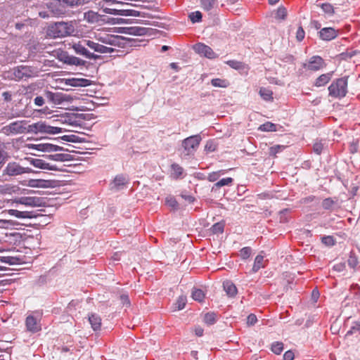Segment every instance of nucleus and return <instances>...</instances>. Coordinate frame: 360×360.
Returning a JSON list of instances; mask_svg holds the SVG:
<instances>
[{
    "instance_id": "nucleus-32",
    "label": "nucleus",
    "mask_w": 360,
    "mask_h": 360,
    "mask_svg": "<svg viewBox=\"0 0 360 360\" xmlns=\"http://www.w3.org/2000/svg\"><path fill=\"white\" fill-rule=\"evenodd\" d=\"M264 266V257L262 255H258L255 259V262L252 266V271L257 272L259 269L263 268Z\"/></svg>"
},
{
    "instance_id": "nucleus-19",
    "label": "nucleus",
    "mask_w": 360,
    "mask_h": 360,
    "mask_svg": "<svg viewBox=\"0 0 360 360\" xmlns=\"http://www.w3.org/2000/svg\"><path fill=\"white\" fill-rule=\"evenodd\" d=\"M321 39L326 41H330L338 36V31L332 27H324L319 31Z\"/></svg>"
},
{
    "instance_id": "nucleus-28",
    "label": "nucleus",
    "mask_w": 360,
    "mask_h": 360,
    "mask_svg": "<svg viewBox=\"0 0 360 360\" xmlns=\"http://www.w3.org/2000/svg\"><path fill=\"white\" fill-rule=\"evenodd\" d=\"M223 286L229 296L233 297L237 294V288L232 282L226 281L224 282Z\"/></svg>"
},
{
    "instance_id": "nucleus-4",
    "label": "nucleus",
    "mask_w": 360,
    "mask_h": 360,
    "mask_svg": "<svg viewBox=\"0 0 360 360\" xmlns=\"http://www.w3.org/2000/svg\"><path fill=\"white\" fill-rule=\"evenodd\" d=\"M347 77L334 81L329 86V95L334 98H342L347 92Z\"/></svg>"
},
{
    "instance_id": "nucleus-17",
    "label": "nucleus",
    "mask_w": 360,
    "mask_h": 360,
    "mask_svg": "<svg viewBox=\"0 0 360 360\" xmlns=\"http://www.w3.org/2000/svg\"><path fill=\"white\" fill-rule=\"evenodd\" d=\"M120 33L134 35V36H143L147 34V29L141 27H120Z\"/></svg>"
},
{
    "instance_id": "nucleus-3",
    "label": "nucleus",
    "mask_w": 360,
    "mask_h": 360,
    "mask_svg": "<svg viewBox=\"0 0 360 360\" xmlns=\"http://www.w3.org/2000/svg\"><path fill=\"white\" fill-rule=\"evenodd\" d=\"M0 132L6 136H12L28 132L26 120H18L3 127Z\"/></svg>"
},
{
    "instance_id": "nucleus-18",
    "label": "nucleus",
    "mask_w": 360,
    "mask_h": 360,
    "mask_svg": "<svg viewBox=\"0 0 360 360\" xmlns=\"http://www.w3.org/2000/svg\"><path fill=\"white\" fill-rule=\"evenodd\" d=\"M18 204L30 207H37L40 205V199L36 197H21L15 200Z\"/></svg>"
},
{
    "instance_id": "nucleus-53",
    "label": "nucleus",
    "mask_w": 360,
    "mask_h": 360,
    "mask_svg": "<svg viewBox=\"0 0 360 360\" xmlns=\"http://www.w3.org/2000/svg\"><path fill=\"white\" fill-rule=\"evenodd\" d=\"M166 204L173 208L174 210H176L178 208V202L176 200V199L173 197H169L166 198Z\"/></svg>"
},
{
    "instance_id": "nucleus-45",
    "label": "nucleus",
    "mask_w": 360,
    "mask_h": 360,
    "mask_svg": "<svg viewBox=\"0 0 360 360\" xmlns=\"http://www.w3.org/2000/svg\"><path fill=\"white\" fill-rule=\"evenodd\" d=\"M63 4H66L68 6L73 7L75 6H79L84 4L85 3L84 0H58Z\"/></svg>"
},
{
    "instance_id": "nucleus-20",
    "label": "nucleus",
    "mask_w": 360,
    "mask_h": 360,
    "mask_svg": "<svg viewBox=\"0 0 360 360\" xmlns=\"http://www.w3.org/2000/svg\"><path fill=\"white\" fill-rule=\"evenodd\" d=\"M5 212L11 216H14L19 219H32L35 217V214L33 213V212L19 211L13 209L8 210Z\"/></svg>"
},
{
    "instance_id": "nucleus-7",
    "label": "nucleus",
    "mask_w": 360,
    "mask_h": 360,
    "mask_svg": "<svg viewBox=\"0 0 360 360\" xmlns=\"http://www.w3.org/2000/svg\"><path fill=\"white\" fill-rule=\"evenodd\" d=\"M202 139L200 135H193L184 139L181 143L185 155H193L198 149Z\"/></svg>"
},
{
    "instance_id": "nucleus-2",
    "label": "nucleus",
    "mask_w": 360,
    "mask_h": 360,
    "mask_svg": "<svg viewBox=\"0 0 360 360\" xmlns=\"http://www.w3.org/2000/svg\"><path fill=\"white\" fill-rule=\"evenodd\" d=\"M73 27L68 22H59L50 25L46 30V34L51 38L63 37L73 32Z\"/></svg>"
},
{
    "instance_id": "nucleus-57",
    "label": "nucleus",
    "mask_w": 360,
    "mask_h": 360,
    "mask_svg": "<svg viewBox=\"0 0 360 360\" xmlns=\"http://www.w3.org/2000/svg\"><path fill=\"white\" fill-rule=\"evenodd\" d=\"M304 36H305L304 30H303L302 27L300 25L296 32V39L298 41H301L304 39Z\"/></svg>"
},
{
    "instance_id": "nucleus-64",
    "label": "nucleus",
    "mask_w": 360,
    "mask_h": 360,
    "mask_svg": "<svg viewBox=\"0 0 360 360\" xmlns=\"http://www.w3.org/2000/svg\"><path fill=\"white\" fill-rule=\"evenodd\" d=\"M34 103L36 105L42 106L44 103V99L42 96H37L34 100Z\"/></svg>"
},
{
    "instance_id": "nucleus-37",
    "label": "nucleus",
    "mask_w": 360,
    "mask_h": 360,
    "mask_svg": "<svg viewBox=\"0 0 360 360\" xmlns=\"http://www.w3.org/2000/svg\"><path fill=\"white\" fill-rule=\"evenodd\" d=\"M216 314L214 312H208L205 314L203 320L206 324L210 326L213 325L216 322Z\"/></svg>"
},
{
    "instance_id": "nucleus-55",
    "label": "nucleus",
    "mask_w": 360,
    "mask_h": 360,
    "mask_svg": "<svg viewBox=\"0 0 360 360\" xmlns=\"http://www.w3.org/2000/svg\"><path fill=\"white\" fill-rule=\"evenodd\" d=\"M321 241L323 243H324L327 245H329V246H332V245H335V240H334L333 237L330 236H323L321 238Z\"/></svg>"
},
{
    "instance_id": "nucleus-21",
    "label": "nucleus",
    "mask_w": 360,
    "mask_h": 360,
    "mask_svg": "<svg viewBox=\"0 0 360 360\" xmlns=\"http://www.w3.org/2000/svg\"><path fill=\"white\" fill-rule=\"evenodd\" d=\"M73 49L75 51L80 55L84 56L86 58L92 59V58H96V56L94 54L90 53L85 47L81 44H75L73 45Z\"/></svg>"
},
{
    "instance_id": "nucleus-44",
    "label": "nucleus",
    "mask_w": 360,
    "mask_h": 360,
    "mask_svg": "<svg viewBox=\"0 0 360 360\" xmlns=\"http://www.w3.org/2000/svg\"><path fill=\"white\" fill-rule=\"evenodd\" d=\"M283 350V344L281 342H276L271 345V351L276 354H280Z\"/></svg>"
},
{
    "instance_id": "nucleus-35",
    "label": "nucleus",
    "mask_w": 360,
    "mask_h": 360,
    "mask_svg": "<svg viewBox=\"0 0 360 360\" xmlns=\"http://www.w3.org/2000/svg\"><path fill=\"white\" fill-rule=\"evenodd\" d=\"M205 293L200 289H193L191 293L192 298L198 302H202L205 298Z\"/></svg>"
},
{
    "instance_id": "nucleus-36",
    "label": "nucleus",
    "mask_w": 360,
    "mask_h": 360,
    "mask_svg": "<svg viewBox=\"0 0 360 360\" xmlns=\"http://www.w3.org/2000/svg\"><path fill=\"white\" fill-rule=\"evenodd\" d=\"M8 155L6 152V146L0 142V166H1L7 160Z\"/></svg>"
},
{
    "instance_id": "nucleus-15",
    "label": "nucleus",
    "mask_w": 360,
    "mask_h": 360,
    "mask_svg": "<svg viewBox=\"0 0 360 360\" xmlns=\"http://www.w3.org/2000/svg\"><path fill=\"white\" fill-rule=\"evenodd\" d=\"M30 162L34 167L40 169H46V170H53L57 171L58 168L56 165L50 164L47 162L46 160L38 158H32L30 160Z\"/></svg>"
},
{
    "instance_id": "nucleus-46",
    "label": "nucleus",
    "mask_w": 360,
    "mask_h": 360,
    "mask_svg": "<svg viewBox=\"0 0 360 360\" xmlns=\"http://www.w3.org/2000/svg\"><path fill=\"white\" fill-rule=\"evenodd\" d=\"M213 233H222L224 229V224L223 222L215 223L211 228Z\"/></svg>"
},
{
    "instance_id": "nucleus-54",
    "label": "nucleus",
    "mask_w": 360,
    "mask_h": 360,
    "mask_svg": "<svg viewBox=\"0 0 360 360\" xmlns=\"http://www.w3.org/2000/svg\"><path fill=\"white\" fill-rule=\"evenodd\" d=\"M323 150V144L321 141L314 143V144L313 146V150L316 154H317V155L321 154Z\"/></svg>"
},
{
    "instance_id": "nucleus-10",
    "label": "nucleus",
    "mask_w": 360,
    "mask_h": 360,
    "mask_svg": "<svg viewBox=\"0 0 360 360\" xmlns=\"http://www.w3.org/2000/svg\"><path fill=\"white\" fill-rule=\"evenodd\" d=\"M25 323L27 330L31 333H37L41 330L39 315L37 316L34 314L28 315L25 319Z\"/></svg>"
},
{
    "instance_id": "nucleus-11",
    "label": "nucleus",
    "mask_w": 360,
    "mask_h": 360,
    "mask_svg": "<svg viewBox=\"0 0 360 360\" xmlns=\"http://www.w3.org/2000/svg\"><path fill=\"white\" fill-rule=\"evenodd\" d=\"M26 147L41 152H54L62 150L63 148L49 143H41L37 144H27Z\"/></svg>"
},
{
    "instance_id": "nucleus-22",
    "label": "nucleus",
    "mask_w": 360,
    "mask_h": 360,
    "mask_svg": "<svg viewBox=\"0 0 360 360\" xmlns=\"http://www.w3.org/2000/svg\"><path fill=\"white\" fill-rule=\"evenodd\" d=\"M101 18V15L93 11H88L84 13V20L91 24L98 23Z\"/></svg>"
},
{
    "instance_id": "nucleus-34",
    "label": "nucleus",
    "mask_w": 360,
    "mask_h": 360,
    "mask_svg": "<svg viewBox=\"0 0 360 360\" xmlns=\"http://www.w3.org/2000/svg\"><path fill=\"white\" fill-rule=\"evenodd\" d=\"M213 86L226 88L229 85V82L226 79L215 78L211 80Z\"/></svg>"
},
{
    "instance_id": "nucleus-62",
    "label": "nucleus",
    "mask_w": 360,
    "mask_h": 360,
    "mask_svg": "<svg viewBox=\"0 0 360 360\" xmlns=\"http://www.w3.org/2000/svg\"><path fill=\"white\" fill-rule=\"evenodd\" d=\"M15 258L12 257H1L0 262L2 263H7L9 264H15Z\"/></svg>"
},
{
    "instance_id": "nucleus-38",
    "label": "nucleus",
    "mask_w": 360,
    "mask_h": 360,
    "mask_svg": "<svg viewBox=\"0 0 360 360\" xmlns=\"http://www.w3.org/2000/svg\"><path fill=\"white\" fill-rule=\"evenodd\" d=\"M259 129L262 131H276V125L270 122H266L264 124L260 125Z\"/></svg>"
},
{
    "instance_id": "nucleus-52",
    "label": "nucleus",
    "mask_w": 360,
    "mask_h": 360,
    "mask_svg": "<svg viewBox=\"0 0 360 360\" xmlns=\"http://www.w3.org/2000/svg\"><path fill=\"white\" fill-rule=\"evenodd\" d=\"M251 252L252 250L250 247L243 248L240 251V256L243 259H248L250 256Z\"/></svg>"
},
{
    "instance_id": "nucleus-41",
    "label": "nucleus",
    "mask_w": 360,
    "mask_h": 360,
    "mask_svg": "<svg viewBox=\"0 0 360 360\" xmlns=\"http://www.w3.org/2000/svg\"><path fill=\"white\" fill-rule=\"evenodd\" d=\"M127 182L128 179L122 175L117 176L113 181L115 186L117 188L125 185Z\"/></svg>"
},
{
    "instance_id": "nucleus-60",
    "label": "nucleus",
    "mask_w": 360,
    "mask_h": 360,
    "mask_svg": "<svg viewBox=\"0 0 360 360\" xmlns=\"http://www.w3.org/2000/svg\"><path fill=\"white\" fill-rule=\"evenodd\" d=\"M356 331L360 332V323H355L351 329L347 332L346 335H351Z\"/></svg>"
},
{
    "instance_id": "nucleus-61",
    "label": "nucleus",
    "mask_w": 360,
    "mask_h": 360,
    "mask_svg": "<svg viewBox=\"0 0 360 360\" xmlns=\"http://www.w3.org/2000/svg\"><path fill=\"white\" fill-rule=\"evenodd\" d=\"M120 300L123 306L127 307L130 306V301L127 295H120Z\"/></svg>"
},
{
    "instance_id": "nucleus-6",
    "label": "nucleus",
    "mask_w": 360,
    "mask_h": 360,
    "mask_svg": "<svg viewBox=\"0 0 360 360\" xmlns=\"http://www.w3.org/2000/svg\"><path fill=\"white\" fill-rule=\"evenodd\" d=\"M106 3L109 5V7H105L103 12L108 14L115 15H122V16H131L134 15L133 10L123 9L121 8L123 6V3L115 0H107Z\"/></svg>"
},
{
    "instance_id": "nucleus-1",
    "label": "nucleus",
    "mask_w": 360,
    "mask_h": 360,
    "mask_svg": "<svg viewBox=\"0 0 360 360\" xmlns=\"http://www.w3.org/2000/svg\"><path fill=\"white\" fill-rule=\"evenodd\" d=\"M96 41L103 44L123 47L125 44L131 41L129 38H126L119 35L111 34L110 30H101L95 33L94 36Z\"/></svg>"
},
{
    "instance_id": "nucleus-12",
    "label": "nucleus",
    "mask_w": 360,
    "mask_h": 360,
    "mask_svg": "<svg viewBox=\"0 0 360 360\" xmlns=\"http://www.w3.org/2000/svg\"><path fill=\"white\" fill-rule=\"evenodd\" d=\"M193 49L199 55L210 59H214L217 57V55L211 47L202 43H198L194 45Z\"/></svg>"
},
{
    "instance_id": "nucleus-14",
    "label": "nucleus",
    "mask_w": 360,
    "mask_h": 360,
    "mask_svg": "<svg viewBox=\"0 0 360 360\" xmlns=\"http://www.w3.org/2000/svg\"><path fill=\"white\" fill-rule=\"evenodd\" d=\"M323 58L318 56H312L307 63H304L303 67L309 70L317 71L324 67Z\"/></svg>"
},
{
    "instance_id": "nucleus-47",
    "label": "nucleus",
    "mask_w": 360,
    "mask_h": 360,
    "mask_svg": "<svg viewBox=\"0 0 360 360\" xmlns=\"http://www.w3.org/2000/svg\"><path fill=\"white\" fill-rule=\"evenodd\" d=\"M187 299L186 297L184 295H181L178 297L176 302V307L178 310L183 309L186 304Z\"/></svg>"
},
{
    "instance_id": "nucleus-27",
    "label": "nucleus",
    "mask_w": 360,
    "mask_h": 360,
    "mask_svg": "<svg viewBox=\"0 0 360 360\" xmlns=\"http://www.w3.org/2000/svg\"><path fill=\"white\" fill-rule=\"evenodd\" d=\"M47 158L57 162H66L71 160V155L68 153H56L48 155Z\"/></svg>"
},
{
    "instance_id": "nucleus-63",
    "label": "nucleus",
    "mask_w": 360,
    "mask_h": 360,
    "mask_svg": "<svg viewBox=\"0 0 360 360\" xmlns=\"http://www.w3.org/2000/svg\"><path fill=\"white\" fill-rule=\"evenodd\" d=\"M294 358V352L291 350L286 351L283 354V360H293Z\"/></svg>"
},
{
    "instance_id": "nucleus-8",
    "label": "nucleus",
    "mask_w": 360,
    "mask_h": 360,
    "mask_svg": "<svg viewBox=\"0 0 360 360\" xmlns=\"http://www.w3.org/2000/svg\"><path fill=\"white\" fill-rule=\"evenodd\" d=\"M32 172V169L28 167H22L18 163L9 162L4 169V174L8 176H18L25 173Z\"/></svg>"
},
{
    "instance_id": "nucleus-16",
    "label": "nucleus",
    "mask_w": 360,
    "mask_h": 360,
    "mask_svg": "<svg viewBox=\"0 0 360 360\" xmlns=\"http://www.w3.org/2000/svg\"><path fill=\"white\" fill-rule=\"evenodd\" d=\"M86 45L96 52L101 53H111L114 51V49L108 47L103 44H99L90 40H86Z\"/></svg>"
},
{
    "instance_id": "nucleus-26",
    "label": "nucleus",
    "mask_w": 360,
    "mask_h": 360,
    "mask_svg": "<svg viewBox=\"0 0 360 360\" xmlns=\"http://www.w3.org/2000/svg\"><path fill=\"white\" fill-rule=\"evenodd\" d=\"M333 72L320 75L315 82L316 86H323L326 85L331 79Z\"/></svg>"
},
{
    "instance_id": "nucleus-58",
    "label": "nucleus",
    "mask_w": 360,
    "mask_h": 360,
    "mask_svg": "<svg viewBox=\"0 0 360 360\" xmlns=\"http://www.w3.org/2000/svg\"><path fill=\"white\" fill-rule=\"evenodd\" d=\"M12 190V187L8 184L0 185V194H10Z\"/></svg>"
},
{
    "instance_id": "nucleus-13",
    "label": "nucleus",
    "mask_w": 360,
    "mask_h": 360,
    "mask_svg": "<svg viewBox=\"0 0 360 360\" xmlns=\"http://www.w3.org/2000/svg\"><path fill=\"white\" fill-rule=\"evenodd\" d=\"M45 96L48 101L54 105H60L68 101V96L60 92H52L47 91Z\"/></svg>"
},
{
    "instance_id": "nucleus-59",
    "label": "nucleus",
    "mask_w": 360,
    "mask_h": 360,
    "mask_svg": "<svg viewBox=\"0 0 360 360\" xmlns=\"http://www.w3.org/2000/svg\"><path fill=\"white\" fill-rule=\"evenodd\" d=\"M257 321V316L253 314H250L248 317H247V324L248 326H253L256 323Z\"/></svg>"
},
{
    "instance_id": "nucleus-40",
    "label": "nucleus",
    "mask_w": 360,
    "mask_h": 360,
    "mask_svg": "<svg viewBox=\"0 0 360 360\" xmlns=\"http://www.w3.org/2000/svg\"><path fill=\"white\" fill-rule=\"evenodd\" d=\"M226 63L235 70H243L244 68V63L240 61L230 60L226 61Z\"/></svg>"
},
{
    "instance_id": "nucleus-49",
    "label": "nucleus",
    "mask_w": 360,
    "mask_h": 360,
    "mask_svg": "<svg viewBox=\"0 0 360 360\" xmlns=\"http://www.w3.org/2000/svg\"><path fill=\"white\" fill-rule=\"evenodd\" d=\"M284 146L276 145L269 148V155L276 157V154L280 153L283 148Z\"/></svg>"
},
{
    "instance_id": "nucleus-30",
    "label": "nucleus",
    "mask_w": 360,
    "mask_h": 360,
    "mask_svg": "<svg viewBox=\"0 0 360 360\" xmlns=\"http://www.w3.org/2000/svg\"><path fill=\"white\" fill-rule=\"evenodd\" d=\"M347 263H348V265L354 270H357L360 267V266L359 264V262L358 258L353 252H350L349 257L347 260Z\"/></svg>"
},
{
    "instance_id": "nucleus-5",
    "label": "nucleus",
    "mask_w": 360,
    "mask_h": 360,
    "mask_svg": "<svg viewBox=\"0 0 360 360\" xmlns=\"http://www.w3.org/2000/svg\"><path fill=\"white\" fill-rule=\"evenodd\" d=\"M28 132L34 134H57L62 132V128L53 127L47 124L45 122L39 121L38 122L28 125Z\"/></svg>"
},
{
    "instance_id": "nucleus-25",
    "label": "nucleus",
    "mask_w": 360,
    "mask_h": 360,
    "mask_svg": "<svg viewBox=\"0 0 360 360\" xmlns=\"http://www.w3.org/2000/svg\"><path fill=\"white\" fill-rule=\"evenodd\" d=\"M89 321L94 330H98L101 328V319L98 315L96 314H91L89 316Z\"/></svg>"
},
{
    "instance_id": "nucleus-29",
    "label": "nucleus",
    "mask_w": 360,
    "mask_h": 360,
    "mask_svg": "<svg viewBox=\"0 0 360 360\" xmlns=\"http://www.w3.org/2000/svg\"><path fill=\"white\" fill-rule=\"evenodd\" d=\"M184 172V169L179 165L173 163L171 165V176L174 179H178L181 177Z\"/></svg>"
},
{
    "instance_id": "nucleus-23",
    "label": "nucleus",
    "mask_w": 360,
    "mask_h": 360,
    "mask_svg": "<svg viewBox=\"0 0 360 360\" xmlns=\"http://www.w3.org/2000/svg\"><path fill=\"white\" fill-rule=\"evenodd\" d=\"M61 58V60H63L65 63L69 65H84V61L72 56H68L66 53H63Z\"/></svg>"
},
{
    "instance_id": "nucleus-9",
    "label": "nucleus",
    "mask_w": 360,
    "mask_h": 360,
    "mask_svg": "<svg viewBox=\"0 0 360 360\" xmlns=\"http://www.w3.org/2000/svg\"><path fill=\"white\" fill-rule=\"evenodd\" d=\"M35 73L34 70L31 67L21 65L13 69V75L15 80H21L32 77Z\"/></svg>"
},
{
    "instance_id": "nucleus-24",
    "label": "nucleus",
    "mask_w": 360,
    "mask_h": 360,
    "mask_svg": "<svg viewBox=\"0 0 360 360\" xmlns=\"http://www.w3.org/2000/svg\"><path fill=\"white\" fill-rule=\"evenodd\" d=\"M65 84L71 86H86L88 80L86 79L70 78L65 79Z\"/></svg>"
},
{
    "instance_id": "nucleus-48",
    "label": "nucleus",
    "mask_w": 360,
    "mask_h": 360,
    "mask_svg": "<svg viewBox=\"0 0 360 360\" xmlns=\"http://www.w3.org/2000/svg\"><path fill=\"white\" fill-rule=\"evenodd\" d=\"M287 16V11L285 7L281 6L277 9L276 18L279 20H285Z\"/></svg>"
},
{
    "instance_id": "nucleus-56",
    "label": "nucleus",
    "mask_w": 360,
    "mask_h": 360,
    "mask_svg": "<svg viewBox=\"0 0 360 360\" xmlns=\"http://www.w3.org/2000/svg\"><path fill=\"white\" fill-rule=\"evenodd\" d=\"M334 204V201L331 198H326L322 202V207L325 210H330Z\"/></svg>"
},
{
    "instance_id": "nucleus-42",
    "label": "nucleus",
    "mask_w": 360,
    "mask_h": 360,
    "mask_svg": "<svg viewBox=\"0 0 360 360\" xmlns=\"http://www.w3.org/2000/svg\"><path fill=\"white\" fill-rule=\"evenodd\" d=\"M215 2L216 0H200V5L204 10L210 11L213 8Z\"/></svg>"
},
{
    "instance_id": "nucleus-50",
    "label": "nucleus",
    "mask_w": 360,
    "mask_h": 360,
    "mask_svg": "<svg viewBox=\"0 0 360 360\" xmlns=\"http://www.w3.org/2000/svg\"><path fill=\"white\" fill-rule=\"evenodd\" d=\"M15 222L11 219H0V228L8 229L15 225Z\"/></svg>"
},
{
    "instance_id": "nucleus-31",
    "label": "nucleus",
    "mask_w": 360,
    "mask_h": 360,
    "mask_svg": "<svg viewBox=\"0 0 360 360\" xmlns=\"http://www.w3.org/2000/svg\"><path fill=\"white\" fill-rule=\"evenodd\" d=\"M260 96L266 101L273 100V92L266 88L261 87L259 91Z\"/></svg>"
},
{
    "instance_id": "nucleus-43",
    "label": "nucleus",
    "mask_w": 360,
    "mask_h": 360,
    "mask_svg": "<svg viewBox=\"0 0 360 360\" xmlns=\"http://www.w3.org/2000/svg\"><path fill=\"white\" fill-rule=\"evenodd\" d=\"M188 17L193 23L199 22L202 20V13L198 11L191 13Z\"/></svg>"
},
{
    "instance_id": "nucleus-51",
    "label": "nucleus",
    "mask_w": 360,
    "mask_h": 360,
    "mask_svg": "<svg viewBox=\"0 0 360 360\" xmlns=\"http://www.w3.org/2000/svg\"><path fill=\"white\" fill-rule=\"evenodd\" d=\"M221 174H224L221 170L211 172L207 176V180L210 182L216 181L219 178Z\"/></svg>"
},
{
    "instance_id": "nucleus-33",
    "label": "nucleus",
    "mask_w": 360,
    "mask_h": 360,
    "mask_svg": "<svg viewBox=\"0 0 360 360\" xmlns=\"http://www.w3.org/2000/svg\"><path fill=\"white\" fill-rule=\"evenodd\" d=\"M323 10V11L328 16H332L335 13V8L331 4L323 3L319 5Z\"/></svg>"
},
{
    "instance_id": "nucleus-39",
    "label": "nucleus",
    "mask_w": 360,
    "mask_h": 360,
    "mask_svg": "<svg viewBox=\"0 0 360 360\" xmlns=\"http://www.w3.org/2000/svg\"><path fill=\"white\" fill-rule=\"evenodd\" d=\"M233 181V179L231 177L224 178L215 183L214 187L220 188L224 186H230Z\"/></svg>"
}]
</instances>
